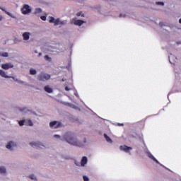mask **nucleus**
<instances>
[{
  "mask_svg": "<svg viewBox=\"0 0 181 181\" xmlns=\"http://www.w3.org/2000/svg\"><path fill=\"white\" fill-rule=\"evenodd\" d=\"M51 78V76L48 74H45L44 72H41L40 74L38 75L37 79L40 81H46Z\"/></svg>",
  "mask_w": 181,
  "mask_h": 181,
  "instance_id": "7ed1b4c3",
  "label": "nucleus"
},
{
  "mask_svg": "<svg viewBox=\"0 0 181 181\" xmlns=\"http://www.w3.org/2000/svg\"><path fill=\"white\" fill-rule=\"evenodd\" d=\"M39 56H41V53H39Z\"/></svg>",
  "mask_w": 181,
  "mask_h": 181,
  "instance_id": "f704fd0d",
  "label": "nucleus"
},
{
  "mask_svg": "<svg viewBox=\"0 0 181 181\" xmlns=\"http://www.w3.org/2000/svg\"><path fill=\"white\" fill-rule=\"evenodd\" d=\"M13 67H14V65L11 64V63H6L1 65V68H3L4 70H8V69H12Z\"/></svg>",
  "mask_w": 181,
  "mask_h": 181,
  "instance_id": "0eeeda50",
  "label": "nucleus"
},
{
  "mask_svg": "<svg viewBox=\"0 0 181 181\" xmlns=\"http://www.w3.org/2000/svg\"><path fill=\"white\" fill-rule=\"evenodd\" d=\"M156 4L160 5V6H164V3L163 2H156Z\"/></svg>",
  "mask_w": 181,
  "mask_h": 181,
  "instance_id": "c85d7f7f",
  "label": "nucleus"
},
{
  "mask_svg": "<svg viewBox=\"0 0 181 181\" xmlns=\"http://www.w3.org/2000/svg\"><path fill=\"white\" fill-rule=\"evenodd\" d=\"M87 163V158L86 156L82 157L81 165V166H85Z\"/></svg>",
  "mask_w": 181,
  "mask_h": 181,
  "instance_id": "4468645a",
  "label": "nucleus"
},
{
  "mask_svg": "<svg viewBox=\"0 0 181 181\" xmlns=\"http://www.w3.org/2000/svg\"><path fill=\"white\" fill-rule=\"evenodd\" d=\"M6 173V170L5 167L1 166L0 167V174H5Z\"/></svg>",
  "mask_w": 181,
  "mask_h": 181,
  "instance_id": "a211bd4d",
  "label": "nucleus"
},
{
  "mask_svg": "<svg viewBox=\"0 0 181 181\" xmlns=\"http://www.w3.org/2000/svg\"><path fill=\"white\" fill-rule=\"evenodd\" d=\"M85 23L86 22L83 20H76L75 21H74V25L77 26H81Z\"/></svg>",
  "mask_w": 181,
  "mask_h": 181,
  "instance_id": "6e6552de",
  "label": "nucleus"
},
{
  "mask_svg": "<svg viewBox=\"0 0 181 181\" xmlns=\"http://www.w3.org/2000/svg\"><path fill=\"white\" fill-rule=\"evenodd\" d=\"M104 138L105 139H106L107 142H109L110 144L112 143V140L107 134H104Z\"/></svg>",
  "mask_w": 181,
  "mask_h": 181,
  "instance_id": "f3484780",
  "label": "nucleus"
},
{
  "mask_svg": "<svg viewBox=\"0 0 181 181\" xmlns=\"http://www.w3.org/2000/svg\"><path fill=\"white\" fill-rule=\"evenodd\" d=\"M83 181H89V179L86 176H83Z\"/></svg>",
  "mask_w": 181,
  "mask_h": 181,
  "instance_id": "cd10ccee",
  "label": "nucleus"
},
{
  "mask_svg": "<svg viewBox=\"0 0 181 181\" xmlns=\"http://www.w3.org/2000/svg\"><path fill=\"white\" fill-rule=\"evenodd\" d=\"M30 74L32 76H35V74H37V71L35 69H30Z\"/></svg>",
  "mask_w": 181,
  "mask_h": 181,
  "instance_id": "6ab92c4d",
  "label": "nucleus"
},
{
  "mask_svg": "<svg viewBox=\"0 0 181 181\" xmlns=\"http://www.w3.org/2000/svg\"><path fill=\"white\" fill-rule=\"evenodd\" d=\"M42 10L40 8H37L35 11V14L41 13Z\"/></svg>",
  "mask_w": 181,
  "mask_h": 181,
  "instance_id": "412c9836",
  "label": "nucleus"
},
{
  "mask_svg": "<svg viewBox=\"0 0 181 181\" xmlns=\"http://www.w3.org/2000/svg\"><path fill=\"white\" fill-rule=\"evenodd\" d=\"M148 158L152 159L153 162H156V163L160 164V162L158 161V160L156 159V158L151 153H148Z\"/></svg>",
  "mask_w": 181,
  "mask_h": 181,
  "instance_id": "9b49d317",
  "label": "nucleus"
},
{
  "mask_svg": "<svg viewBox=\"0 0 181 181\" xmlns=\"http://www.w3.org/2000/svg\"><path fill=\"white\" fill-rule=\"evenodd\" d=\"M27 122H28V126H30V127H33V122L31 121V119H28V121H27Z\"/></svg>",
  "mask_w": 181,
  "mask_h": 181,
  "instance_id": "393cba45",
  "label": "nucleus"
},
{
  "mask_svg": "<svg viewBox=\"0 0 181 181\" xmlns=\"http://www.w3.org/2000/svg\"><path fill=\"white\" fill-rule=\"evenodd\" d=\"M22 36L23 37V40L25 41H28L30 39V33H24Z\"/></svg>",
  "mask_w": 181,
  "mask_h": 181,
  "instance_id": "ddd939ff",
  "label": "nucleus"
},
{
  "mask_svg": "<svg viewBox=\"0 0 181 181\" xmlns=\"http://www.w3.org/2000/svg\"><path fill=\"white\" fill-rule=\"evenodd\" d=\"M30 145L36 148H41V146H44L42 144H41L39 142H37V143L32 142V143H30Z\"/></svg>",
  "mask_w": 181,
  "mask_h": 181,
  "instance_id": "9d476101",
  "label": "nucleus"
},
{
  "mask_svg": "<svg viewBox=\"0 0 181 181\" xmlns=\"http://www.w3.org/2000/svg\"><path fill=\"white\" fill-rule=\"evenodd\" d=\"M1 56L3 57H8V52H3L1 54Z\"/></svg>",
  "mask_w": 181,
  "mask_h": 181,
  "instance_id": "4be33fe9",
  "label": "nucleus"
},
{
  "mask_svg": "<svg viewBox=\"0 0 181 181\" xmlns=\"http://www.w3.org/2000/svg\"><path fill=\"white\" fill-rule=\"evenodd\" d=\"M64 90H66V91L70 90L69 86H65Z\"/></svg>",
  "mask_w": 181,
  "mask_h": 181,
  "instance_id": "c756f323",
  "label": "nucleus"
},
{
  "mask_svg": "<svg viewBox=\"0 0 181 181\" xmlns=\"http://www.w3.org/2000/svg\"><path fill=\"white\" fill-rule=\"evenodd\" d=\"M44 89H45V91H46L49 93H52V89L49 86H45Z\"/></svg>",
  "mask_w": 181,
  "mask_h": 181,
  "instance_id": "dca6fc26",
  "label": "nucleus"
},
{
  "mask_svg": "<svg viewBox=\"0 0 181 181\" xmlns=\"http://www.w3.org/2000/svg\"><path fill=\"white\" fill-rule=\"evenodd\" d=\"M0 21H2V16H0Z\"/></svg>",
  "mask_w": 181,
  "mask_h": 181,
  "instance_id": "473e14b6",
  "label": "nucleus"
},
{
  "mask_svg": "<svg viewBox=\"0 0 181 181\" xmlns=\"http://www.w3.org/2000/svg\"><path fill=\"white\" fill-rule=\"evenodd\" d=\"M76 16H78V17L81 16L82 18H84V13L83 12L80 11L78 13H76Z\"/></svg>",
  "mask_w": 181,
  "mask_h": 181,
  "instance_id": "aec40b11",
  "label": "nucleus"
},
{
  "mask_svg": "<svg viewBox=\"0 0 181 181\" xmlns=\"http://www.w3.org/2000/svg\"><path fill=\"white\" fill-rule=\"evenodd\" d=\"M49 22L50 23H54V26H57L59 25H64L66 24V21H60V18H57L56 20L54 19V17H50Z\"/></svg>",
  "mask_w": 181,
  "mask_h": 181,
  "instance_id": "f03ea898",
  "label": "nucleus"
},
{
  "mask_svg": "<svg viewBox=\"0 0 181 181\" xmlns=\"http://www.w3.org/2000/svg\"><path fill=\"white\" fill-rule=\"evenodd\" d=\"M54 138H60V136H59V135H54Z\"/></svg>",
  "mask_w": 181,
  "mask_h": 181,
  "instance_id": "2f4dec72",
  "label": "nucleus"
},
{
  "mask_svg": "<svg viewBox=\"0 0 181 181\" xmlns=\"http://www.w3.org/2000/svg\"><path fill=\"white\" fill-rule=\"evenodd\" d=\"M179 23H181V18L179 20Z\"/></svg>",
  "mask_w": 181,
  "mask_h": 181,
  "instance_id": "72a5a7b5",
  "label": "nucleus"
},
{
  "mask_svg": "<svg viewBox=\"0 0 181 181\" xmlns=\"http://www.w3.org/2000/svg\"><path fill=\"white\" fill-rule=\"evenodd\" d=\"M29 177L30 180H36L35 175H30Z\"/></svg>",
  "mask_w": 181,
  "mask_h": 181,
  "instance_id": "a878e982",
  "label": "nucleus"
},
{
  "mask_svg": "<svg viewBox=\"0 0 181 181\" xmlns=\"http://www.w3.org/2000/svg\"><path fill=\"white\" fill-rule=\"evenodd\" d=\"M62 82H65L66 81V78H62Z\"/></svg>",
  "mask_w": 181,
  "mask_h": 181,
  "instance_id": "7c9ffc66",
  "label": "nucleus"
},
{
  "mask_svg": "<svg viewBox=\"0 0 181 181\" xmlns=\"http://www.w3.org/2000/svg\"><path fill=\"white\" fill-rule=\"evenodd\" d=\"M64 139L65 141H66L69 144H72L75 146H79L82 147L83 144L80 142H78L75 138L74 134H73L71 132H67L64 135Z\"/></svg>",
  "mask_w": 181,
  "mask_h": 181,
  "instance_id": "f257e3e1",
  "label": "nucleus"
},
{
  "mask_svg": "<svg viewBox=\"0 0 181 181\" xmlns=\"http://www.w3.org/2000/svg\"><path fill=\"white\" fill-rule=\"evenodd\" d=\"M14 146V143H13L12 141H10L8 144H7L6 145V148L10 149L12 151V147Z\"/></svg>",
  "mask_w": 181,
  "mask_h": 181,
  "instance_id": "2eb2a0df",
  "label": "nucleus"
},
{
  "mask_svg": "<svg viewBox=\"0 0 181 181\" xmlns=\"http://www.w3.org/2000/svg\"><path fill=\"white\" fill-rule=\"evenodd\" d=\"M40 19H41L42 21H45L46 19H47V18H46L45 16H42L40 17Z\"/></svg>",
  "mask_w": 181,
  "mask_h": 181,
  "instance_id": "bb28decb",
  "label": "nucleus"
},
{
  "mask_svg": "<svg viewBox=\"0 0 181 181\" xmlns=\"http://www.w3.org/2000/svg\"><path fill=\"white\" fill-rule=\"evenodd\" d=\"M24 122H25V120H21L18 122V124L19 126H23L24 125Z\"/></svg>",
  "mask_w": 181,
  "mask_h": 181,
  "instance_id": "b1692460",
  "label": "nucleus"
},
{
  "mask_svg": "<svg viewBox=\"0 0 181 181\" xmlns=\"http://www.w3.org/2000/svg\"><path fill=\"white\" fill-rule=\"evenodd\" d=\"M45 60L51 62V61H52V59H51V57H49L48 55H46V56H45Z\"/></svg>",
  "mask_w": 181,
  "mask_h": 181,
  "instance_id": "5701e85b",
  "label": "nucleus"
},
{
  "mask_svg": "<svg viewBox=\"0 0 181 181\" xmlns=\"http://www.w3.org/2000/svg\"><path fill=\"white\" fill-rule=\"evenodd\" d=\"M0 9L1 11H4V13H6V15H8L11 18H16V17L14 16H13L12 13H11L8 11H6L5 8L0 7Z\"/></svg>",
  "mask_w": 181,
  "mask_h": 181,
  "instance_id": "f8f14e48",
  "label": "nucleus"
},
{
  "mask_svg": "<svg viewBox=\"0 0 181 181\" xmlns=\"http://www.w3.org/2000/svg\"><path fill=\"white\" fill-rule=\"evenodd\" d=\"M0 76L1 77H4L6 78H12L13 79H14V77H12V76H7L6 74V71H4L3 70H1V69H0Z\"/></svg>",
  "mask_w": 181,
  "mask_h": 181,
  "instance_id": "1a4fd4ad",
  "label": "nucleus"
},
{
  "mask_svg": "<svg viewBox=\"0 0 181 181\" xmlns=\"http://www.w3.org/2000/svg\"><path fill=\"white\" fill-rule=\"evenodd\" d=\"M21 13L23 15H27L31 13V7L28 4H25L21 8Z\"/></svg>",
  "mask_w": 181,
  "mask_h": 181,
  "instance_id": "20e7f679",
  "label": "nucleus"
},
{
  "mask_svg": "<svg viewBox=\"0 0 181 181\" xmlns=\"http://www.w3.org/2000/svg\"><path fill=\"white\" fill-rule=\"evenodd\" d=\"M132 147H129L126 145L124 146H120V151H123L126 153H129L130 151H132Z\"/></svg>",
  "mask_w": 181,
  "mask_h": 181,
  "instance_id": "423d86ee",
  "label": "nucleus"
},
{
  "mask_svg": "<svg viewBox=\"0 0 181 181\" xmlns=\"http://www.w3.org/2000/svg\"><path fill=\"white\" fill-rule=\"evenodd\" d=\"M49 127L54 129H58L62 127V123L57 121H52L49 123Z\"/></svg>",
  "mask_w": 181,
  "mask_h": 181,
  "instance_id": "39448f33",
  "label": "nucleus"
}]
</instances>
